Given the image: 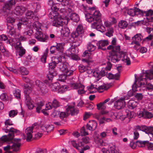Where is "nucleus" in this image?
<instances>
[{
  "label": "nucleus",
  "instance_id": "nucleus-61",
  "mask_svg": "<svg viewBox=\"0 0 153 153\" xmlns=\"http://www.w3.org/2000/svg\"><path fill=\"white\" fill-rule=\"evenodd\" d=\"M93 22L92 23L91 27L92 28L94 29H97V26L99 25V21H93Z\"/></svg>",
  "mask_w": 153,
  "mask_h": 153
},
{
  "label": "nucleus",
  "instance_id": "nucleus-24",
  "mask_svg": "<svg viewBox=\"0 0 153 153\" xmlns=\"http://www.w3.org/2000/svg\"><path fill=\"white\" fill-rule=\"evenodd\" d=\"M83 32V29L82 26V25H79L78 26L76 30V31L74 34H72V36L73 37H75L74 40L75 42H76L78 39L77 37L79 34H82Z\"/></svg>",
  "mask_w": 153,
  "mask_h": 153
},
{
  "label": "nucleus",
  "instance_id": "nucleus-56",
  "mask_svg": "<svg viewBox=\"0 0 153 153\" xmlns=\"http://www.w3.org/2000/svg\"><path fill=\"white\" fill-rule=\"evenodd\" d=\"M147 23V21L146 19H145L143 20L138 21L137 22H135V24L137 25H140L142 24H143L147 26L149 23Z\"/></svg>",
  "mask_w": 153,
  "mask_h": 153
},
{
  "label": "nucleus",
  "instance_id": "nucleus-18",
  "mask_svg": "<svg viewBox=\"0 0 153 153\" xmlns=\"http://www.w3.org/2000/svg\"><path fill=\"white\" fill-rule=\"evenodd\" d=\"M35 84L37 87V90L42 94H45L47 92L45 84L37 80L35 81Z\"/></svg>",
  "mask_w": 153,
  "mask_h": 153
},
{
  "label": "nucleus",
  "instance_id": "nucleus-39",
  "mask_svg": "<svg viewBox=\"0 0 153 153\" xmlns=\"http://www.w3.org/2000/svg\"><path fill=\"white\" fill-rule=\"evenodd\" d=\"M24 90L25 97L27 95L29 96V94L32 91V88L27 85H25L24 87Z\"/></svg>",
  "mask_w": 153,
  "mask_h": 153
},
{
  "label": "nucleus",
  "instance_id": "nucleus-60",
  "mask_svg": "<svg viewBox=\"0 0 153 153\" xmlns=\"http://www.w3.org/2000/svg\"><path fill=\"white\" fill-rule=\"evenodd\" d=\"M71 143L73 146L78 150H80V146L79 145V144H77L75 140H72L71 141Z\"/></svg>",
  "mask_w": 153,
  "mask_h": 153
},
{
  "label": "nucleus",
  "instance_id": "nucleus-19",
  "mask_svg": "<svg viewBox=\"0 0 153 153\" xmlns=\"http://www.w3.org/2000/svg\"><path fill=\"white\" fill-rule=\"evenodd\" d=\"M71 87L74 89H77L79 94H82L85 93L84 86L80 83H74L71 84Z\"/></svg>",
  "mask_w": 153,
  "mask_h": 153
},
{
  "label": "nucleus",
  "instance_id": "nucleus-31",
  "mask_svg": "<svg viewBox=\"0 0 153 153\" xmlns=\"http://www.w3.org/2000/svg\"><path fill=\"white\" fill-rule=\"evenodd\" d=\"M102 152L103 153H119V150L116 149L114 146L110 147L108 150L105 149H102Z\"/></svg>",
  "mask_w": 153,
  "mask_h": 153
},
{
  "label": "nucleus",
  "instance_id": "nucleus-26",
  "mask_svg": "<svg viewBox=\"0 0 153 153\" xmlns=\"http://www.w3.org/2000/svg\"><path fill=\"white\" fill-rule=\"evenodd\" d=\"M97 126V123L94 120L89 121L87 124L86 128L87 130L90 131H94Z\"/></svg>",
  "mask_w": 153,
  "mask_h": 153
},
{
  "label": "nucleus",
  "instance_id": "nucleus-44",
  "mask_svg": "<svg viewBox=\"0 0 153 153\" xmlns=\"http://www.w3.org/2000/svg\"><path fill=\"white\" fill-rule=\"evenodd\" d=\"M95 141L99 146H106L108 144V143H105V141H103L102 140L99 138L95 139Z\"/></svg>",
  "mask_w": 153,
  "mask_h": 153
},
{
  "label": "nucleus",
  "instance_id": "nucleus-8",
  "mask_svg": "<svg viewBox=\"0 0 153 153\" xmlns=\"http://www.w3.org/2000/svg\"><path fill=\"white\" fill-rule=\"evenodd\" d=\"M12 47L14 46L16 51L18 52V54L20 56H22L25 52V50L21 46V44L19 40L16 39H11L7 42Z\"/></svg>",
  "mask_w": 153,
  "mask_h": 153
},
{
  "label": "nucleus",
  "instance_id": "nucleus-30",
  "mask_svg": "<svg viewBox=\"0 0 153 153\" xmlns=\"http://www.w3.org/2000/svg\"><path fill=\"white\" fill-rule=\"evenodd\" d=\"M6 12L9 13L6 18L7 23H10L12 25L13 23L15 22L16 18L10 15V14H12L13 13L12 11L11 12H10V13L9 11H7V10Z\"/></svg>",
  "mask_w": 153,
  "mask_h": 153
},
{
  "label": "nucleus",
  "instance_id": "nucleus-43",
  "mask_svg": "<svg viewBox=\"0 0 153 153\" xmlns=\"http://www.w3.org/2000/svg\"><path fill=\"white\" fill-rule=\"evenodd\" d=\"M100 72V71L99 70L98 68H96L94 70L93 73V76L97 78V80H98L101 78V75Z\"/></svg>",
  "mask_w": 153,
  "mask_h": 153
},
{
  "label": "nucleus",
  "instance_id": "nucleus-53",
  "mask_svg": "<svg viewBox=\"0 0 153 153\" xmlns=\"http://www.w3.org/2000/svg\"><path fill=\"white\" fill-rule=\"evenodd\" d=\"M135 8L128 9L126 10V12L129 15L133 16L135 15Z\"/></svg>",
  "mask_w": 153,
  "mask_h": 153
},
{
  "label": "nucleus",
  "instance_id": "nucleus-50",
  "mask_svg": "<svg viewBox=\"0 0 153 153\" xmlns=\"http://www.w3.org/2000/svg\"><path fill=\"white\" fill-rule=\"evenodd\" d=\"M118 25L120 28L124 29L127 27L128 23L126 21L122 20L119 22Z\"/></svg>",
  "mask_w": 153,
  "mask_h": 153
},
{
  "label": "nucleus",
  "instance_id": "nucleus-2",
  "mask_svg": "<svg viewBox=\"0 0 153 153\" xmlns=\"http://www.w3.org/2000/svg\"><path fill=\"white\" fill-rule=\"evenodd\" d=\"M137 75L135 74L134 76L135 78V81L134 82V85H132V89L134 91H141V88H145L144 89H146L148 91H151L153 90V85L150 83H148V80H149V79H147L146 80V83L143 85L144 82V81H142L141 82H142L141 85H140L139 83L140 82L139 81V79L140 77V74L138 78L136 79Z\"/></svg>",
  "mask_w": 153,
  "mask_h": 153
},
{
  "label": "nucleus",
  "instance_id": "nucleus-28",
  "mask_svg": "<svg viewBox=\"0 0 153 153\" xmlns=\"http://www.w3.org/2000/svg\"><path fill=\"white\" fill-rule=\"evenodd\" d=\"M108 44V41L107 40H102L99 41L97 43L99 49L105 50L106 48L104 47Z\"/></svg>",
  "mask_w": 153,
  "mask_h": 153
},
{
  "label": "nucleus",
  "instance_id": "nucleus-33",
  "mask_svg": "<svg viewBox=\"0 0 153 153\" xmlns=\"http://www.w3.org/2000/svg\"><path fill=\"white\" fill-rule=\"evenodd\" d=\"M110 100L109 98L105 100L103 102H100L97 105V108L98 109L104 110L106 107V103Z\"/></svg>",
  "mask_w": 153,
  "mask_h": 153
},
{
  "label": "nucleus",
  "instance_id": "nucleus-40",
  "mask_svg": "<svg viewBox=\"0 0 153 153\" xmlns=\"http://www.w3.org/2000/svg\"><path fill=\"white\" fill-rule=\"evenodd\" d=\"M120 76L119 72L116 73L115 75H114L111 73H109L106 75L107 77L109 79H115L116 80L119 79Z\"/></svg>",
  "mask_w": 153,
  "mask_h": 153
},
{
  "label": "nucleus",
  "instance_id": "nucleus-17",
  "mask_svg": "<svg viewBox=\"0 0 153 153\" xmlns=\"http://www.w3.org/2000/svg\"><path fill=\"white\" fill-rule=\"evenodd\" d=\"M101 65H105V67L102 68L101 71H100V74L101 76H104L106 75L108 73V71H110L111 67V65L110 62H104L102 63H100Z\"/></svg>",
  "mask_w": 153,
  "mask_h": 153
},
{
  "label": "nucleus",
  "instance_id": "nucleus-15",
  "mask_svg": "<svg viewBox=\"0 0 153 153\" xmlns=\"http://www.w3.org/2000/svg\"><path fill=\"white\" fill-rule=\"evenodd\" d=\"M88 93L92 94L98 91L99 92H102L103 90L106 89L105 86L103 85L98 86L97 85L94 86V85H91L87 87Z\"/></svg>",
  "mask_w": 153,
  "mask_h": 153
},
{
  "label": "nucleus",
  "instance_id": "nucleus-11",
  "mask_svg": "<svg viewBox=\"0 0 153 153\" xmlns=\"http://www.w3.org/2000/svg\"><path fill=\"white\" fill-rule=\"evenodd\" d=\"M40 126L36 123L33 124L31 126L27 127L25 130V133L27 135L26 138L27 141H29L32 138V133L35 132H37Z\"/></svg>",
  "mask_w": 153,
  "mask_h": 153
},
{
  "label": "nucleus",
  "instance_id": "nucleus-64",
  "mask_svg": "<svg viewBox=\"0 0 153 153\" xmlns=\"http://www.w3.org/2000/svg\"><path fill=\"white\" fill-rule=\"evenodd\" d=\"M97 30L101 32H104L105 30V27L100 24L97 26Z\"/></svg>",
  "mask_w": 153,
  "mask_h": 153
},
{
  "label": "nucleus",
  "instance_id": "nucleus-32",
  "mask_svg": "<svg viewBox=\"0 0 153 153\" xmlns=\"http://www.w3.org/2000/svg\"><path fill=\"white\" fill-rule=\"evenodd\" d=\"M70 33L69 30L66 26L63 27L61 30V35L63 37H68Z\"/></svg>",
  "mask_w": 153,
  "mask_h": 153
},
{
  "label": "nucleus",
  "instance_id": "nucleus-12",
  "mask_svg": "<svg viewBox=\"0 0 153 153\" xmlns=\"http://www.w3.org/2000/svg\"><path fill=\"white\" fill-rule=\"evenodd\" d=\"M135 15L140 17L142 16H146V20L149 21L150 19L153 18V11L150 10L148 11H143L140 9L135 8Z\"/></svg>",
  "mask_w": 153,
  "mask_h": 153
},
{
  "label": "nucleus",
  "instance_id": "nucleus-7",
  "mask_svg": "<svg viewBox=\"0 0 153 153\" xmlns=\"http://www.w3.org/2000/svg\"><path fill=\"white\" fill-rule=\"evenodd\" d=\"M81 42V40H79L78 42V44L74 45V46H71L67 50L65 53L67 56L70 57L73 60H77L79 59V58L76 54L77 51L75 47V46H77L79 45Z\"/></svg>",
  "mask_w": 153,
  "mask_h": 153
},
{
  "label": "nucleus",
  "instance_id": "nucleus-41",
  "mask_svg": "<svg viewBox=\"0 0 153 153\" xmlns=\"http://www.w3.org/2000/svg\"><path fill=\"white\" fill-rule=\"evenodd\" d=\"M70 19L72 20L74 22H77L79 20L78 15L75 13H71L69 16Z\"/></svg>",
  "mask_w": 153,
  "mask_h": 153
},
{
  "label": "nucleus",
  "instance_id": "nucleus-48",
  "mask_svg": "<svg viewBox=\"0 0 153 153\" xmlns=\"http://www.w3.org/2000/svg\"><path fill=\"white\" fill-rule=\"evenodd\" d=\"M56 75V73L55 71H53V72L52 71L50 72L49 74L47 75V77L50 82H52L54 76H55Z\"/></svg>",
  "mask_w": 153,
  "mask_h": 153
},
{
  "label": "nucleus",
  "instance_id": "nucleus-14",
  "mask_svg": "<svg viewBox=\"0 0 153 153\" xmlns=\"http://www.w3.org/2000/svg\"><path fill=\"white\" fill-rule=\"evenodd\" d=\"M62 62L60 63L59 66V68L60 70L62 71L63 73L68 75H72L73 71L71 70H68V64L65 62Z\"/></svg>",
  "mask_w": 153,
  "mask_h": 153
},
{
  "label": "nucleus",
  "instance_id": "nucleus-22",
  "mask_svg": "<svg viewBox=\"0 0 153 153\" xmlns=\"http://www.w3.org/2000/svg\"><path fill=\"white\" fill-rule=\"evenodd\" d=\"M26 10L25 8L22 6H16L12 12L16 15L20 16L22 15Z\"/></svg>",
  "mask_w": 153,
  "mask_h": 153
},
{
  "label": "nucleus",
  "instance_id": "nucleus-47",
  "mask_svg": "<svg viewBox=\"0 0 153 153\" xmlns=\"http://www.w3.org/2000/svg\"><path fill=\"white\" fill-rule=\"evenodd\" d=\"M152 128H153L152 127H148L146 126H141V128H140L141 131L145 132L147 134L149 135V134L151 133L150 132V130Z\"/></svg>",
  "mask_w": 153,
  "mask_h": 153
},
{
  "label": "nucleus",
  "instance_id": "nucleus-45",
  "mask_svg": "<svg viewBox=\"0 0 153 153\" xmlns=\"http://www.w3.org/2000/svg\"><path fill=\"white\" fill-rule=\"evenodd\" d=\"M41 24L38 21L35 22L33 25V27L37 31L41 30Z\"/></svg>",
  "mask_w": 153,
  "mask_h": 153
},
{
  "label": "nucleus",
  "instance_id": "nucleus-25",
  "mask_svg": "<svg viewBox=\"0 0 153 153\" xmlns=\"http://www.w3.org/2000/svg\"><path fill=\"white\" fill-rule=\"evenodd\" d=\"M138 115L140 117H142L148 119L151 118L153 117V115L151 112L144 110L140 111Z\"/></svg>",
  "mask_w": 153,
  "mask_h": 153
},
{
  "label": "nucleus",
  "instance_id": "nucleus-51",
  "mask_svg": "<svg viewBox=\"0 0 153 153\" xmlns=\"http://www.w3.org/2000/svg\"><path fill=\"white\" fill-rule=\"evenodd\" d=\"M64 44L62 43H57L56 45L58 52L62 53L64 50Z\"/></svg>",
  "mask_w": 153,
  "mask_h": 153
},
{
  "label": "nucleus",
  "instance_id": "nucleus-36",
  "mask_svg": "<svg viewBox=\"0 0 153 153\" xmlns=\"http://www.w3.org/2000/svg\"><path fill=\"white\" fill-rule=\"evenodd\" d=\"M26 18L23 19H26L27 22H29L28 19H33L34 20L35 18V17L34 16V14L33 12L30 11H28L26 14Z\"/></svg>",
  "mask_w": 153,
  "mask_h": 153
},
{
  "label": "nucleus",
  "instance_id": "nucleus-23",
  "mask_svg": "<svg viewBox=\"0 0 153 153\" xmlns=\"http://www.w3.org/2000/svg\"><path fill=\"white\" fill-rule=\"evenodd\" d=\"M121 59L122 61L127 65H130L131 61L129 58L128 56L127 53L125 51H121Z\"/></svg>",
  "mask_w": 153,
  "mask_h": 153
},
{
  "label": "nucleus",
  "instance_id": "nucleus-49",
  "mask_svg": "<svg viewBox=\"0 0 153 153\" xmlns=\"http://www.w3.org/2000/svg\"><path fill=\"white\" fill-rule=\"evenodd\" d=\"M44 102L43 101H41L36 103V111L37 113L40 112L42 107L44 105Z\"/></svg>",
  "mask_w": 153,
  "mask_h": 153
},
{
  "label": "nucleus",
  "instance_id": "nucleus-4",
  "mask_svg": "<svg viewBox=\"0 0 153 153\" xmlns=\"http://www.w3.org/2000/svg\"><path fill=\"white\" fill-rule=\"evenodd\" d=\"M92 12L85 14L86 20L89 22H91L93 21H99L101 17V14L98 10H95L94 7L89 8Z\"/></svg>",
  "mask_w": 153,
  "mask_h": 153
},
{
  "label": "nucleus",
  "instance_id": "nucleus-57",
  "mask_svg": "<svg viewBox=\"0 0 153 153\" xmlns=\"http://www.w3.org/2000/svg\"><path fill=\"white\" fill-rule=\"evenodd\" d=\"M148 141H142L138 140L137 141V143L138 146L140 147H143L146 145Z\"/></svg>",
  "mask_w": 153,
  "mask_h": 153
},
{
  "label": "nucleus",
  "instance_id": "nucleus-58",
  "mask_svg": "<svg viewBox=\"0 0 153 153\" xmlns=\"http://www.w3.org/2000/svg\"><path fill=\"white\" fill-rule=\"evenodd\" d=\"M13 93L14 96L17 99H20L21 95V91L20 90L15 89L13 91Z\"/></svg>",
  "mask_w": 153,
  "mask_h": 153
},
{
  "label": "nucleus",
  "instance_id": "nucleus-63",
  "mask_svg": "<svg viewBox=\"0 0 153 153\" xmlns=\"http://www.w3.org/2000/svg\"><path fill=\"white\" fill-rule=\"evenodd\" d=\"M70 75H66L64 73L63 74H61L59 75V80L62 82H63L65 80L67 76H69Z\"/></svg>",
  "mask_w": 153,
  "mask_h": 153
},
{
  "label": "nucleus",
  "instance_id": "nucleus-62",
  "mask_svg": "<svg viewBox=\"0 0 153 153\" xmlns=\"http://www.w3.org/2000/svg\"><path fill=\"white\" fill-rule=\"evenodd\" d=\"M113 28H109L108 29V32L105 33V35L109 37H111L113 36Z\"/></svg>",
  "mask_w": 153,
  "mask_h": 153
},
{
  "label": "nucleus",
  "instance_id": "nucleus-6",
  "mask_svg": "<svg viewBox=\"0 0 153 153\" xmlns=\"http://www.w3.org/2000/svg\"><path fill=\"white\" fill-rule=\"evenodd\" d=\"M87 50L85 51L83 53V56L86 57L87 59H83V61L86 62L88 64H89L90 63L93 62L94 60L92 59L93 55L91 53L94 51L96 48V46L91 43L89 42L87 45Z\"/></svg>",
  "mask_w": 153,
  "mask_h": 153
},
{
  "label": "nucleus",
  "instance_id": "nucleus-38",
  "mask_svg": "<svg viewBox=\"0 0 153 153\" xmlns=\"http://www.w3.org/2000/svg\"><path fill=\"white\" fill-rule=\"evenodd\" d=\"M17 1V0H10V4H5L4 8L7 9V11H9V12H11L12 11V8L11 7V4L13 5L16 3Z\"/></svg>",
  "mask_w": 153,
  "mask_h": 153
},
{
  "label": "nucleus",
  "instance_id": "nucleus-34",
  "mask_svg": "<svg viewBox=\"0 0 153 153\" xmlns=\"http://www.w3.org/2000/svg\"><path fill=\"white\" fill-rule=\"evenodd\" d=\"M7 33L10 38L11 37L10 36L14 37L16 33L15 29L11 26H8Z\"/></svg>",
  "mask_w": 153,
  "mask_h": 153
},
{
  "label": "nucleus",
  "instance_id": "nucleus-9",
  "mask_svg": "<svg viewBox=\"0 0 153 153\" xmlns=\"http://www.w3.org/2000/svg\"><path fill=\"white\" fill-rule=\"evenodd\" d=\"M78 112V110L75 108L74 106L69 105L66 109V112H59V117L62 120L66 118L69 114L71 115H76Z\"/></svg>",
  "mask_w": 153,
  "mask_h": 153
},
{
  "label": "nucleus",
  "instance_id": "nucleus-21",
  "mask_svg": "<svg viewBox=\"0 0 153 153\" xmlns=\"http://www.w3.org/2000/svg\"><path fill=\"white\" fill-rule=\"evenodd\" d=\"M11 61V62L9 63V67H6L10 71L14 74H17L19 71V67L16 66L13 60H12Z\"/></svg>",
  "mask_w": 153,
  "mask_h": 153
},
{
  "label": "nucleus",
  "instance_id": "nucleus-37",
  "mask_svg": "<svg viewBox=\"0 0 153 153\" xmlns=\"http://www.w3.org/2000/svg\"><path fill=\"white\" fill-rule=\"evenodd\" d=\"M69 90V89L67 85H61L59 84L57 92L59 93H63Z\"/></svg>",
  "mask_w": 153,
  "mask_h": 153
},
{
  "label": "nucleus",
  "instance_id": "nucleus-5",
  "mask_svg": "<svg viewBox=\"0 0 153 153\" xmlns=\"http://www.w3.org/2000/svg\"><path fill=\"white\" fill-rule=\"evenodd\" d=\"M7 131H9L8 134L7 135H4L0 138V146L3 143L11 141L15 135H19L21 133L19 131L12 128H10L9 129H6L5 131L6 132Z\"/></svg>",
  "mask_w": 153,
  "mask_h": 153
},
{
  "label": "nucleus",
  "instance_id": "nucleus-54",
  "mask_svg": "<svg viewBox=\"0 0 153 153\" xmlns=\"http://www.w3.org/2000/svg\"><path fill=\"white\" fill-rule=\"evenodd\" d=\"M18 113V111L17 110H11L9 112V116L10 117H14L17 115Z\"/></svg>",
  "mask_w": 153,
  "mask_h": 153
},
{
  "label": "nucleus",
  "instance_id": "nucleus-27",
  "mask_svg": "<svg viewBox=\"0 0 153 153\" xmlns=\"http://www.w3.org/2000/svg\"><path fill=\"white\" fill-rule=\"evenodd\" d=\"M25 103L28 108L29 109H32L34 107V102L31 99L29 96L27 95L25 97Z\"/></svg>",
  "mask_w": 153,
  "mask_h": 153
},
{
  "label": "nucleus",
  "instance_id": "nucleus-10",
  "mask_svg": "<svg viewBox=\"0 0 153 153\" xmlns=\"http://www.w3.org/2000/svg\"><path fill=\"white\" fill-rule=\"evenodd\" d=\"M147 79H149V80L153 79V70L143 71L142 73L140 74V77L139 79V81L140 82V83H139L140 85H141L142 84V82L141 81H144V85L146 83Z\"/></svg>",
  "mask_w": 153,
  "mask_h": 153
},
{
  "label": "nucleus",
  "instance_id": "nucleus-46",
  "mask_svg": "<svg viewBox=\"0 0 153 153\" xmlns=\"http://www.w3.org/2000/svg\"><path fill=\"white\" fill-rule=\"evenodd\" d=\"M59 83L58 82H56L49 85V86L52 91H58Z\"/></svg>",
  "mask_w": 153,
  "mask_h": 153
},
{
  "label": "nucleus",
  "instance_id": "nucleus-29",
  "mask_svg": "<svg viewBox=\"0 0 153 153\" xmlns=\"http://www.w3.org/2000/svg\"><path fill=\"white\" fill-rule=\"evenodd\" d=\"M65 60L64 57L60 56H53L51 58V61L56 64L59 62L61 63L62 62H64Z\"/></svg>",
  "mask_w": 153,
  "mask_h": 153
},
{
  "label": "nucleus",
  "instance_id": "nucleus-13",
  "mask_svg": "<svg viewBox=\"0 0 153 153\" xmlns=\"http://www.w3.org/2000/svg\"><path fill=\"white\" fill-rule=\"evenodd\" d=\"M21 139L14 138V143L12 145H8L7 146L4 147V149L6 151L5 153L7 152H10L9 150L10 149H12L13 151H17L19 149V147L21 146Z\"/></svg>",
  "mask_w": 153,
  "mask_h": 153
},
{
  "label": "nucleus",
  "instance_id": "nucleus-52",
  "mask_svg": "<svg viewBox=\"0 0 153 153\" xmlns=\"http://www.w3.org/2000/svg\"><path fill=\"white\" fill-rule=\"evenodd\" d=\"M27 19H21V22H19L17 25V29L20 30L21 29V26L22 25L26 24Z\"/></svg>",
  "mask_w": 153,
  "mask_h": 153
},
{
  "label": "nucleus",
  "instance_id": "nucleus-1",
  "mask_svg": "<svg viewBox=\"0 0 153 153\" xmlns=\"http://www.w3.org/2000/svg\"><path fill=\"white\" fill-rule=\"evenodd\" d=\"M52 12L49 14V17L53 19V21L52 25L56 27H59L64 25H66L68 23V16H69V9H66L65 8H62L60 11V15L59 16L57 11L58 8L54 4L51 7Z\"/></svg>",
  "mask_w": 153,
  "mask_h": 153
},
{
  "label": "nucleus",
  "instance_id": "nucleus-35",
  "mask_svg": "<svg viewBox=\"0 0 153 153\" xmlns=\"http://www.w3.org/2000/svg\"><path fill=\"white\" fill-rule=\"evenodd\" d=\"M143 39V37L140 34L138 33L132 37V41L131 42L139 43Z\"/></svg>",
  "mask_w": 153,
  "mask_h": 153
},
{
  "label": "nucleus",
  "instance_id": "nucleus-42",
  "mask_svg": "<svg viewBox=\"0 0 153 153\" xmlns=\"http://www.w3.org/2000/svg\"><path fill=\"white\" fill-rule=\"evenodd\" d=\"M128 106L130 109H134L137 105L138 103L134 100H130L128 102Z\"/></svg>",
  "mask_w": 153,
  "mask_h": 153
},
{
  "label": "nucleus",
  "instance_id": "nucleus-3",
  "mask_svg": "<svg viewBox=\"0 0 153 153\" xmlns=\"http://www.w3.org/2000/svg\"><path fill=\"white\" fill-rule=\"evenodd\" d=\"M107 49L111 50L109 52L110 57L112 62L116 63L121 59V51H120V46L113 47L112 45H109L107 47Z\"/></svg>",
  "mask_w": 153,
  "mask_h": 153
},
{
  "label": "nucleus",
  "instance_id": "nucleus-20",
  "mask_svg": "<svg viewBox=\"0 0 153 153\" xmlns=\"http://www.w3.org/2000/svg\"><path fill=\"white\" fill-rule=\"evenodd\" d=\"M126 105L125 99L121 98L116 100L114 102V106L115 108L120 109L123 108Z\"/></svg>",
  "mask_w": 153,
  "mask_h": 153
},
{
  "label": "nucleus",
  "instance_id": "nucleus-59",
  "mask_svg": "<svg viewBox=\"0 0 153 153\" xmlns=\"http://www.w3.org/2000/svg\"><path fill=\"white\" fill-rule=\"evenodd\" d=\"M20 71L22 75H27L29 74L28 71L25 68L23 67L20 68Z\"/></svg>",
  "mask_w": 153,
  "mask_h": 153
},
{
  "label": "nucleus",
  "instance_id": "nucleus-16",
  "mask_svg": "<svg viewBox=\"0 0 153 153\" xmlns=\"http://www.w3.org/2000/svg\"><path fill=\"white\" fill-rule=\"evenodd\" d=\"M34 36L38 41L42 42H45L48 38L47 36L45 34L43 33L41 30L36 31Z\"/></svg>",
  "mask_w": 153,
  "mask_h": 153
},
{
  "label": "nucleus",
  "instance_id": "nucleus-55",
  "mask_svg": "<svg viewBox=\"0 0 153 153\" xmlns=\"http://www.w3.org/2000/svg\"><path fill=\"white\" fill-rule=\"evenodd\" d=\"M127 117L129 119L134 117L135 116L134 113L133 111H130L128 110L126 111Z\"/></svg>",
  "mask_w": 153,
  "mask_h": 153
}]
</instances>
